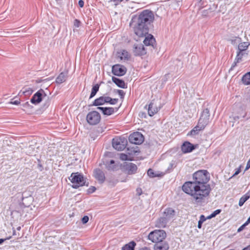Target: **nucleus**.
Segmentation results:
<instances>
[{
	"label": "nucleus",
	"mask_w": 250,
	"mask_h": 250,
	"mask_svg": "<svg viewBox=\"0 0 250 250\" xmlns=\"http://www.w3.org/2000/svg\"><path fill=\"white\" fill-rule=\"evenodd\" d=\"M210 176L207 170H199L193 174L192 181L185 182L182 190L189 195L196 203L203 202L209 195L211 187Z\"/></svg>",
	"instance_id": "f257e3e1"
},
{
	"label": "nucleus",
	"mask_w": 250,
	"mask_h": 250,
	"mask_svg": "<svg viewBox=\"0 0 250 250\" xmlns=\"http://www.w3.org/2000/svg\"><path fill=\"white\" fill-rule=\"evenodd\" d=\"M154 20L153 12L148 9L144 10L134 15L129 23V26L134 34L139 37H146L144 43L146 46L153 47L155 43L154 37L148 34L149 27Z\"/></svg>",
	"instance_id": "f03ea898"
},
{
	"label": "nucleus",
	"mask_w": 250,
	"mask_h": 250,
	"mask_svg": "<svg viewBox=\"0 0 250 250\" xmlns=\"http://www.w3.org/2000/svg\"><path fill=\"white\" fill-rule=\"evenodd\" d=\"M69 180L73 184L72 187L77 189L80 187L85 185V180L83 175L79 173H72L69 177Z\"/></svg>",
	"instance_id": "7ed1b4c3"
},
{
	"label": "nucleus",
	"mask_w": 250,
	"mask_h": 250,
	"mask_svg": "<svg viewBox=\"0 0 250 250\" xmlns=\"http://www.w3.org/2000/svg\"><path fill=\"white\" fill-rule=\"evenodd\" d=\"M166 236V233L164 230L156 229L149 233L148 238L152 242L156 243L164 241Z\"/></svg>",
	"instance_id": "20e7f679"
},
{
	"label": "nucleus",
	"mask_w": 250,
	"mask_h": 250,
	"mask_svg": "<svg viewBox=\"0 0 250 250\" xmlns=\"http://www.w3.org/2000/svg\"><path fill=\"white\" fill-rule=\"evenodd\" d=\"M127 144V139L124 137H120L112 139V146L116 150H124Z\"/></svg>",
	"instance_id": "39448f33"
},
{
	"label": "nucleus",
	"mask_w": 250,
	"mask_h": 250,
	"mask_svg": "<svg viewBox=\"0 0 250 250\" xmlns=\"http://www.w3.org/2000/svg\"><path fill=\"white\" fill-rule=\"evenodd\" d=\"M86 121L88 124L94 125L98 124L101 119L100 113L96 111L89 112L86 116Z\"/></svg>",
	"instance_id": "423d86ee"
},
{
	"label": "nucleus",
	"mask_w": 250,
	"mask_h": 250,
	"mask_svg": "<svg viewBox=\"0 0 250 250\" xmlns=\"http://www.w3.org/2000/svg\"><path fill=\"white\" fill-rule=\"evenodd\" d=\"M210 113L209 110L208 108L204 109L199 119L198 123L199 125L202 126L204 128L209 122Z\"/></svg>",
	"instance_id": "0eeeda50"
},
{
	"label": "nucleus",
	"mask_w": 250,
	"mask_h": 250,
	"mask_svg": "<svg viewBox=\"0 0 250 250\" xmlns=\"http://www.w3.org/2000/svg\"><path fill=\"white\" fill-rule=\"evenodd\" d=\"M129 142L134 144L139 145L144 141V137L143 135L139 132H134L129 136Z\"/></svg>",
	"instance_id": "6e6552de"
},
{
	"label": "nucleus",
	"mask_w": 250,
	"mask_h": 250,
	"mask_svg": "<svg viewBox=\"0 0 250 250\" xmlns=\"http://www.w3.org/2000/svg\"><path fill=\"white\" fill-rule=\"evenodd\" d=\"M112 72L115 75L122 76L126 73V68L123 65L115 64L112 66Z\"/></svg>",
	"instance_id": "1a4fd4ad"
},
{
	"label": "nucleus",
	"mask_w": 250,
	"mask_h": 250,
	"mask_svg": "<svg viewBox=\"0 0 250 250\" xmlns=\"http://www.w3.org/2000/svg\"><path fill=\"white\" fill-rule=\"evenodd\" d=\"M123 168L124 170L129 175L135 173L137 170V166L132 163L125 162L123 165Z\"/></svg>",
	"instance_id": "9d476101"
},
{
	"label": "nucleus",
	"mask_w": 250,
	"mask_h": 250,
	"mask_svg": "<svg viewBox=\"0 0 250 250\" xmlns=\"http://www.w3.org/2000/svg\"><path fill=\"white\" fill-rule=\"evenodd\" d=\"M133 53L135 56H143L146 54V50L142 44H135L133 46Z\"/></svg>",
	"instance_id": "9b49d317"
},
{
	"label": "nucleus",
	"mask_w": 250,
	"mask_h": 250,
	"mask_svg": "<svg viewBox=\"0 0 250 250\" xmlns=\"http://www.w3.org/2000/svg\"><path fill=\"white\" fill-rule=\"evenodd\" d=\"M196 146L188 141L185 142L181 146V150L184 153H189L195 149Z\"/></svg>",
	"instance_id": "f8f14e48"
},
{
	"label": "nucleus",
	"mask_w": 250,
	"mask_h": 250,
	"mask_svg": "<svg viewBox=\"0 0 250 250\" xmlns=\"http://www.w3.org/2000/svg\"><path fill=\"white\" fill-rule=\"evenodd\" d=\"M44 93L42 89H41L37 92L30 100L31 103L36 104L40 103L42 101V95Z\"/></svg>",
	"instance_id": "ddd939ff"
},
{
	"label": "nucleus",
	"mask_w": 250,
	"mask_h": 250,
	"mask_svg": "<svg viewBox=\"0 0 250 250\" xmlns=\"http://www.w3.org/2000/svg\"><path fill=\"white\" fill-rule=\"evenodd\" d=\"M94 176L100 183H103L105 181L104 173L99 168L95 169L94 170Z\"/></svg>",
	"instance_id": "4468645a"
},
{
	"label": "nucleus",
	"mask_w": 250,
	"mask_h": 250,
	"mask_svg": "<svg viewBox=\"0 0 250 250\" xmlns=\"http://www.w3.org/2000/svg\"><path fill=\"white\" fill-rule=\"evenodd\" d=\"M160 107L158 108L156 106V104L154 100L152 101L148 105V114L150 116H153L155 114L158 112L160 109Z\"/></svg>",
	"instance_id": "2eb2a0df"
},
{
	"label": "nucleus",
	"mask_w": 250,
	"mask_h": 250,
	"mask_svg": "<svg viewBox=\"0 0 250 250\" xmlns=\"http://www.w3.org/2000/svg\"><path fill=\"white\" fill-rule=\"evenodd\" d=\"M168 249L169 245L165 241L156 243L154 246V250H168Z\"/></svg>",
	"instance_id": "dca6fc26"
},
{
	"label": "nucleus",
	"mask_w": 250,
	"mask_h": 250,
	"mask_svg": "<svg viewBox=\"0 0 250 250\" xmlns=\"http://www.w3.org/2000/svg\"><path fill=\"white\" fill-rule=\"evenodd\" d=\"M97 109L102 111V113L104 115L110 116L113 114L115 111L116 108L111 107H98Z\"/></svg>",
	"instance_id": "f3484780"
},
{
	"label": "nucleus",
	"mask_w": 250,
	"mask_h": 250,
	"mask_svg": "<svg viewBox=\"0 0 250 250\" xmlns=\"http://www.w3.org/2000/svg\"><path fill=\"white\" fill-rule=\"evenodd\" d=\"M175 215V210L172 208H168L165 209L164 212L163 216L168 221L174 217Z\"/></svg>",
	"instance_id": "a211bd4d"
},
{
	"label": "nucleus",
	"mask_w": 250,
	"mask_h": 250,
	"mask_svg": "<svg viewBox=\"0 0 250 250\" xmlns=\"http://www.w3.org/2000/svg\"><path fill=\"white\" fill-rule=\"evenodd\" d=\"M117 58L121 60H128L130 57L128 52L125 50H121L117 52Z\"/></svg>",
	"instance_id": "6ab92c4d"
},
{
	"label": "nucleus",
	"mask_w": 250,
	"mask_h": 250,
	"mask_svg": "<svg viewBox=\"0 0 250 250\" xmlns=\"http://www.w3.org/2000/svg\"><path fill=\"white\" fill-rule=\"evenodd\" d=\"M67 71L61 72L56 79V82L58 84H61L64 82L67 78Z\"/></svg>",
	"instance_id": "aec40b11"
},
{
	"label": "nucleus",
	"mask_w": 250,
	"mask_h": 250,
	"mask_svg": "<svg viewBox=\"0 0 250 250\" xmlns=\"http://www.w3.org/2000/svg\"><path fill=\"white\" fill-rule=\"evenodd\" d=\"M168 220L164 216L158 219L156 222L155 226L159 228H164L166 227Z\"/></svg>",
	"instance_id": "412c9836"
},
{
	"label": "nucleus",
	"mask_w": 250,
	"mask_h": 250,
	"mask_svg": "<svg viewBox=\"0 0 250 250\" xmlns=\"http://www.w3.org/2000/svg\"><path fill=\"white\" fill-rule=\"evenodd\" d=\"M112 80L118 87L122 88H127V84L123 80L115 77H112Z\"/></svg>",
	"instance_id": "4be33fe9"
},
{
	"label": "nucleus",
	"mask_w": 250,
	"mask_h": 250,
	"mask_svg": "<svg viewBox=\"0 0 250 250\" xmlns=\"http://www.w3.org/2000/svg\"><path fill=\"white\" fill-rule=\"evenodd\" d=\"M205 128L202 126L199 125V124H197L191 130H190L188 133V136H195L199 134V132L203 130Z\"/></svg>",
	"instance_id": "5701e85b"
},
{
	"label": "nucleus",
	"mask_w": 250,
	"mask_h": 250,
	"mask_svg": "<svg viewBox=\"0 0 250 250\" xmlns=\"http://www.w3.org/2000/svg\"><path fill=\"white\" fill-rule=\"evenodd\" d=\"M105 104L104 96H101L99 98L95 99L93 103L90 105L91 106H99L103 105Z\"/></svg>",
	"instance_id": "b1692460"
},
{
	"label": "nucleus",
	"mask_w": 250,
	"mask_h": 250,
	"mask_svg": "<svg viewBox=\"0 0 250 250\" xmlns=\"http://www.w3.org/2000/svg\"><path fill=\"white\" fill-rule=\"evenodd\" d=\"M249 45L250 44L247 42H243L239 43L238 46V51L245 52L248 48Z\"/></svg>",
	"instance_id": "393cba45"
},
{
	"label": "nucleus",
	"mask_w": 250,
	"mask_h": 250,
	"mask_svg": "<svg viewBox=\"0 0 250 250\" xmlns=\"http://www.w3.org/2000/svg\"><path fill=\"white\" fill-rule=\"evenodd\" d=\"M33 92V90L30 87L23 88L22 90H21L20 92L19 93L18 95L21 96V94L26 96L30 95Z\"/></svg>",
	"instance_id": "a878e982"
},
{
	"label": "nucleus",
	"mask_w": 250,
	"mask_h": 250,
	"mask_svg": "<svg viewBox=\"0 0 250 250\" xmlns=\"http://www.w3.org/2000/svg\"><path fill=\"white\" fill-rule=\"evenodd\" d=\"M135 246L136 243L134 241H131L125 245L122 248V250H134V247Z\"/></svg>",
	"instance_id": "bb28decb"
},
{
	"label": "nucleus",
	"mask_w": 250,
	"mask_h": 250,
	"mask_svg": "<svg viewBox=\"0 0 250 250\" xmlns=\"http://www.w3.org/2000/svg\"><path fill=\"white\" fill-rule=\"evenodd\" d=\"M106 168L109 170H114L116 169V165L115 164V161L113 160L110 161L109 163L105 164Z\"/></svg>",
	"instance_id": "cd10ccee"
},
{
	"label": "nucleus",
	"mask_w": 250,
	"mask_h": 250,
	"mask_svg": "<svg viewBox=\"0 0 250 250\" xmlns=\"http://www.w3.org/2000/svg\"><path fill=\"white\" fill-rule=\"evenodd\" d=\"M250 197V194L249 193H247L245 195H244L239 200V206L240 207L242 206L244 203L247 201Z\"/></svg>",
	"instance_id": "c85d7f7f"
},
{
	"label": "nucleus",
	"mask_w": 250,
	"mask_h": 250,
	"mask_svg": "<svg viewBox=\"0 0 250 250\" xmlns=\"http://www.w3.org/2000/svg\"><path fill=\"white\" fill-rule=\"evenodd\" d=\"M242 81L246 85L250 84V72L247 73L243 76Z\"/></svg>",
	"instance_id": "c756f323"
},
{
	"label": "nucleus",
	"mask_w": 250,
	"mask_h": 250,
	"mask_svg": "<svg viewBox=\"0 0 250 250\" xmlns=\"http://www.w3.org/2000/svg\"><path fill=\"white\" fill-rule=\"evenodd\" d=\"M100 85L96 84L94 85L92 88V91L91 92L89 99L93 98L96 94L97 92L99 91Z\"/></svg>",
	"instance_id": "7c9ffc66"
},
{
	"label": "nucleus",
	"mask_w": 250,
	"mask_h": 250,
	"mask_svg": "<svg viewBox=\"0 0 250 250\" xmlns=\"http://www.w3.org/2000/svg\"><path fill=\"white\" fill-rule=\"evenodd\" d=\"M245 54L247 55L248 53L238 51L236 58L235 59V64L238 63L241 60L243 56Z\"/></svg>",
	"instance_id": "2f4dec72"
},
{
	"label": "nucleus",
	"mask_w": 250,
	"mask_h": 250,
	"mask_svg": "<svg viewBox=\"0 0 250 250\" xmlns=\"http://www.w3.org/2000/svg\"><path fill=\"white\" fill-rule=\"evenodd\" d=\"M206 220V218L204 215H201L200 217V219L198 223V228L201 229L202 228V224Z\"/></svg>",
	"instance_id": "473e14b6"
},
{
	"label": "nucleus",
	"mask_w": 250,
	"mask_h": 250,
	"mask_svg": "<svg viewBox=\"0 0 250 250\" xmlns=\"http://www.w3.org/2000/svg\"><path fill=\"white\" fill-rule=\"evenodd\" d=\"M147 175L151 178L155 177L158 176V175L154 173L153 169L149 168L147 171Z\"/></svg>",
	"instance_id": "72a5a7b5"
},
{
	"label": "nucleus",
	"mask_w": 250,
	"mask_h": 250,
	"mask_svg": "<svg viewBox=\"0 0 250 250\" xmlns=\"http://www.w3.org/2000/svg\"><path fill=\"white\" fill-rule=\"evenodd\" d=\"M249 223L246 221L243 225H242L240 227H239L237 230L238 232H240L243 230L246 226H247Z\"/></svg>",
	"instance_id": "f704fd0d"
},
{
	"label": "nucleus",
	"mask_w": 250,
	"mask_h": 250,
	"mask_svg": "<svg viewBox=\"0 0 250 250\" xmlns=\"http://www.w3.org/2000/svg\"><path fill=\"white\" fill-rule=\"evenodd\" d=\"M96 188L95 187L91 186L87 189V192L88 193H92L95 191Z\"/></svg>",
	"instance_id": "c9c22d12"
},
{
	"label": "nucleus",
	"mask_w": 250,
	"mask_h": 250,
	"mask_svg": "<svg viewBox=\"0 0 250 250\" xmlns=\"http://www.w3.org/2000/svg\"><path fill=\"white\" fill-rule=\"evenodd\" d=\"M88 220H89V217L87 216H84L82 218V222L83 224L87 223Z\"/></svg>",
	"instance_id": "e433bc0d"
},
{
	"label": "nucleus",
	"mask_w": 250,
	"mask_h": 250,
	"mask_svg": "<svg viewBox=\"0 0 250 250\" xmlns=\"http://www.w3.org/2000/svg\"><path fill=\"white\" fill-rule=\"evenodd\" d=\"M117 93L120 95L121 98H123L124 97L125 95V93L124 92V91L123 90H117Z\"/></svg>",
	"instance_id": "4c0bfd02"
},
{
	"label": "nucleus",
	"mask_w": 250,
	"mask_h": 250,
	"mask_svg": "<svg viewBox=\"0 0 250 250\" xmlns=\"http://www.w3.org/2000/svg\"><path fill=\"white\" fill-rule=\"evenodd\" d=\"M118 101V99H112L111 98L109 104L113 105L117 103Z\"/></svg>",
	"instance_id": "58836bf2"
},
{
	"label": "nucleus",
	"mask_w": 250,
	"mask_h": 250,
	"mask_svg": "<svg viewBox=\"0 0 250 250\" xmlns=\"http://www.w3.org/2000/svg\"><path fill=\"white\" fill-rule=\"evenodd\" d=\"M221 212L220 209H217L211 213V216H213V217H215L217 214H219Z\"/></svg>",
	"instance_id": "ea45409f"
},
{
	"label": "nucleus",
	"mask_w": 250,
	"mask_h": 250,
	"mask_svg": "<svg viewBox=\"0 0 250 250\" xmlns=\"http://www.w3.org/2000/svg\"><path fill=\"white\" fill-rule=\"evenodd\" d=\"M120 158L122 160H126L127 159L128 156L125 154L122 153L120 155Z\"/></svg>",
	"instance_id": "a19ab883"
},
{
	"label": "nucleus",
	"mask_w": 250,
	"mask_h": 250,
	"mask_svg": "<svg viewBox=\"0 0 250 250\" xmlns=\"http://www.w3.org/2000/svg\"><path fill=\"white\" fill-rule=\"evenodd\" d=\"M80 24V21L77 20L75 19L74 21V25L76 27H79Z\"/></svg>",
	"instance_id": "79ce46f5"
},
{
	"label": "nucleus",
	"mask_w": 250,
	"mask_h": 250,
	"mask_svg": "<svg viewBox=\"0 0 250 250\" xmlns=\"http://www.w3.org/2000/svg\"><path fill=\"white\" fill-rule=\"evenodd\" d=\"M20 103H21V102H20V100H15V101H11V102H10V104H15V105H19V104H20Z\"/></svg>",
	"instance_id": "37998d69"
},
{
	"label": "nucleus",
	"mask_w": 250,
	"mask_h": 250,
	"mask_svg": "<svg viewBox=\"0 0 250 250\" xmlns=\"http://www.w3.org/2000/svg\"><path fill=\"white\" fill-rule=\"evenodd\" d=\"M104 99L105 103H109L111 98L108 96H104Z\"/></svg>",
	"instance_id": "c03bdc74"
},
{
	"label": "nucleus",
	"mask_w": 250,
	"mask_h": 250,
	"mask_svg": "<svg viewBox=\"0 0 250 250\" xmlns=\"http://www.w3.org/2000/svg\"><path fill=\"white\" fill-rule=\"evenodd\" d=\"M240 171H241V166H240L239 168L235 169V172L232 175V177L238 175L240 172Z\"/></svg>",
	"instance_id": "a18cd8bd"
},
{
	"label": "nucleus",
	"mask_w": 250,
	"mask_h": 250,
	"mask_svg": "<svg viewBox=\"0 0 250 250\" xmlns=\"http://www.w3.org/2000/svg\"><path fill=\"white\" fill-rule=\"evenodd\" d=\"M78 4L80 7H83L84 5V1L83 0H79Z\"/></svg>",
	"instance_id": "49530a36"
},
{
	"label": "nucleus",
	"mask_w": 250,
	"mask_h": 250,
	"mask_svg": "<svg viewBox=\"0 0 250 250\" xmlns=\"http://www.w3.org/2000/svg\"><path fill=\"white\" fill-rule=\"evenodd\" d=\"M250 168V162H247L246 167L245 168V170H248Z\"/></svg>",
	"instance_id": "de8ad7c7"
},
{
	"label": "nucleus",
	"mask_w": 250,
	"mask_h": 250,
	"mask_svg": "<svg viewBox=\"0 0 250 250\" xmlns=\"http://www.w3.org/2000/svg\"><path fill=\"white\" fill-rule=\"evenodd\" d=\"M11 237H9V238H7L6 239H0V244H1L6 239H9L11 238Z\"/></svg>",
	"instance_id": "09e8293b"
},
{
	"label": "nucleus",
	"mask_w": 250,
	"mask_h": 250,
	"mask_svg": "<svg viewBox=\"0 0 250 250\" xmlns=\"http://www.w3.org/2000/svg\"><path fill=\"white\" fill-rule=\"evenodd\" d=\"M137 191L139 195H140L142 194V189L141 188H137Z\"/></svg>",
	"instance_id": "8fccbe9b"
},
{
	"label": "nucleus",
	"mask_w": 250,
	"mask_h": 250,
	"mask_svg": "<svg viewBox=\"0 0 250 250\" xmlns=\"http://www.w3.org/2000/svg\"><path fill=\"white\" fill-rule=\"evenodd\" d=\"M243 250H250V245H249L247 247L243 249Z\"/></svg>",
	"instance_id": "3c124183"
},
{
	"label": "nucleus",
	"mask_w": 250,
	"mask_h": 250,
	"mask_svg": "<svg viewBox=\"0 0 250 250\" xmlns=\"http://www.w3.org/2000/svg\"><path fill=\"white\" fill-rule=\"evenodd\" d=\"M213 216H211V214L210 215L208 216L206 218V219H211V218H213Z\"/></svg>",
	"instance_id": "603ef678"
},
{
	"label": "nucleus",
	"mask_w": 250,
	"mask_h": 250,
	"mask_svg": "<svg viewBox=\"0 0 250 250\" xmlns=\"http://www.w3.org/2000/svg\"><path fill=\"white\" fill-rule=\"evenodd\" d=\"M13 235H16V230L14 229V228L13 229Z\"/></svg>",
	"instance_id": "864d4df0"
},
{
	"label": "nucleus",
	"mask_w": 250,
	"mask_h": 250,
	"mask_svg": "<svg viewBox=\"0 0 250 250\" xmlns=\"http://www.w3.org/2000/svg\"><path fill=\"white\" fill-rule=\"evenodd\" d=\"M112 1L115 2H119V1H122V0H111Z\"/></svg>",
	"instance_id": "5fc2aeb1"
},
{
	"label": "nucleus",
	"mask_w": 250,
	"mask_h": 250,
	"mask_svg": "<svg viewBox=\"0 0 250 250\" xmlns=\"http://www.w3.org/2000/svg\"><path fill=\"white\" fill-rule=\"evenodd\" d=\"M236 65V64H235V61H234V62H233V64H232V65L231 67H235Z\"/></svg>",
	"instance_id": "6e6d98bb"
},
{
	"label": "nucleus",
	"mask_w": 250,
	"mask_h": 250,
	"mask_svg": "<svg viewBox=\"0 0 250 250\" xmlns=\"http://www.w3.org/2000/svg\"><path fill=\"white\" fill-rule=\"evenodd\" d=\"M21 227L20 226L18 227L17 228V229L18 230H19H19H21Z\"/></svg>",
	"instance_id": "4d7b16f0"
},
{
	"label": "nucleus",
	"mask_w": 250,
	"mask_h": 250,
	"mask_svg": "<svg viewBox=\"0 0 250 250\" xmlns=\"http://www.w3.org/2000/svg\"><path fill=\"white\" fill-rule=\"evenodd\" d=\"M149 250L146 248H145L142 249V250Z\"/></svg>",
	"instance_id": "13d9d810"
},
{
	"label": "nucleus",
	"mask_w": 250,
	"mask_h": 250,
	"mask_svg": "<svg viewBox=\"0 0 250 250\" xmlns=\"http://www.w3.org/2000/svg\"><path fill=\"white\" fill-rule=\"evenodd\" d=\"M42 81V80H37V83H40V82H41Z\"/></svg>",
	"instance_id": "bf43d9fd"
},
{
	"label": "nucleus",
	"mask_w": 250,
	"mask_h": 250,
	"mask_svg": "<svg viewBox=\"0 0 250 250\" xmlns=\"http://www.w3.org/2000/svg\"><path fill=\"white\" fill-rule=\"evenodd\" d=\"M246 114H247L245 113L244 114V115L243 116V118L245 117H246Z\"/></svg>",
	"instance_id": "052dcab7"
},
{
	"label": "nucleus",
	"mask_w": 250,
	"mask_h": 250,
	"mask_svg": "<svg viewBox=\"0 0 250 250\" xmlns=\"http://www.w3.org/2000/svg\"><path fill=\"white\" fill-rule=\"evenodd\" d=\"M199 2H200L202 0H198Z\"/></svg>",
	"instance_id": "680f3d73"
}]
</instances>
